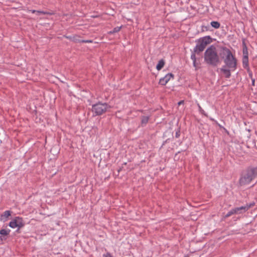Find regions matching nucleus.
I'll use <instances>...</instances> for the list:
<instances>
[{
    "mask_svg": "<svg viewBox=\"0 0 257 257\" xmlns=\"http://www.w3.org/2000/svg\"><path fill=\"white\" fill-rule=\"evenodd\" d=\"M195 54H196V53H194V51L193 50V52L192 53L191 55V59L193 60V61L196 60Z\"/></svg>",
    "mask_w": 257,
    "mask_h": 257,
    "instance_id": "obj_20",
    "label": "nucleus"
},
{
    "mask_svg": "<svg viewBox=\"0 0 257 257\" xmlns=\"http://www.w3.org/2000/svg\"><path fill=\"white\" fill-rule=\"evenodd\" d=\"M14 220H15V221L16 222V223L17 224L18 229H17V231L18 232L20 228L24 226L25 223L23 221L22 218H21V217H16L14 219Z\"/></svg>",
    "mask_w": 257,
    "mask_h": 257,
    "instance_id": "obj_8",
    "label": "nucleus"
},
{
    "mask_svg": "<svg viewBox=\"0 0 257 257\" xmlns=\"http://www.w3.org/2000/svg\"><path fill=\"white\" fill-rule=\"evenodd\" d=\"M79 42L80 43H92V40H82L81 41H79Z\"/></svg>",
    "mask_w": 257,
    "mask_h": 257,
    "instance_id": "obj_21",
    "label": "nucleus"
},
{
    "mask_svg": "<svg viewBox=\"0 0 257 257\" xmlns=\"http://www.w3.org/2000/svg\"><path fill=\"white\" fill-rule=\"evenodd\" d=\"M252 85L255 86V79L251 78Z\"/></svg>",
    "mask_w": 257,
    "mask_h": 257,
    "instance_id": "obj_29",
    "label": "nucleus"
},
{
    "mask_svg": "<svg viewBox=\"0 0 257 257\" xmlns=\"http://www.w3.org/2000/svg\"><path fill=\"white\" fill-rule=\"evenodd\" d=\"M242 46L243 49H244L245 48H247L244 41H243L242 42Z\"/></svg>",
    "mask_w": 257,
    "mask_h": 257,
    "instance_id": "obj_26",
    "label": "nucleus"
},
{
    "mask_svg": "<svg viewBox=\"0 0 257 257\" xmlns=\"http://www.w3.org/2000/svg\"><path fill=\"white\" fill-rule=\"evenodd\" d=\"M111 106L106 103L98 102L92 106V111L95 115H100L110 109Z\"/></svg>",
    "mask_w": 257,
    "mask_h": 257,
    "instance_id": "obj_5",
    "label": "nucleus"
},
{
    "mask_svg": "<svg viewBox=\"0 0 257 257\" xmlns=\"http://www.w3.org/2000/svg\"><path fill=\"white\" fill-rule=\"evenodd\" d=\"M219 54L220 57L223 59L227 67L233 71L236 68L237 60L229 49L226 47H222Z\"/></svg>",
    "mask_w": 257,
    "mask_h": 257,
    "instance_id": "obj_2",
    "label": "nucleus"
},
{
    "mask_svg": "<svg viewBox=\"0 0 257 257\" xmlns=\"http://www.w3.org/2000/svg\"><path fill=\"white\" fill-rule=\"evenodd\" d=\"M243 57H248V52L247 48H245L242 49Z\"/></svg>",
    "mask_w": 257,
    "mask_h": 257,
    "instance_id": "obj_18",
    "label": "nucleus"
},
{
    "mask_svg": "<svg viewBox=\"0 0 257 257\" xmlns=\"http://www.w3.org/2000/svg\"><path fill=\"white\" fill-rule=\"evenodd\" d=\"M198 106H199V109H200V111H203V110L202 109L201 107H200V106L198 104Z\"/></svg>",
    "mask_w": 257,
    "mask_h": 257,
    "instance_id": "obj_33",
    "label": "nucleus"
},
{
    "mask_svg": "<svg viewBox=\"0 0 257 257\" xmlns=\"http://www.w3.org/2000/svg\"><path fill=\"white\" fill-rule=\"evenodd\" d=\"M164 65H165L164 60L163 59H161L159 61V63L156 66V69L158 70H160L164 67Z\"/></svg>",
    "mask_w": 257,
    "mask_h": 257,
    "instance_id": "obj_11",
    "label": "nucleus"
},
{
    "mask_svg": "<svg viewBox=\"0 0 257 257\" xmlns=\"http://www.w3.org/2000/svg\"><path fill=\"white\" fill-rule=\"evenodd\" d=\"M249 76H250L251 78H252V77H252V74H249Z\"/></svg>",
    "mask_w": 257,
    "mask_h": 257,
    "instance_id": "obj_34",
    "label": "nucleus"
},
{
    "mask_svg": "<svg viewBox=\"0 0 257 257\" xmlns=\"http://www.w3.org/2000/svg\"><path fill=\"white\" fill-rule=\"evenodd\" d=\"M6 239V238H5L4 236H0V241H3V240Z\"/></svg>",
    "mask_w": 257,
    "mask_h": 257,
    "instance_id": "obj_27",
    "label": "nucleus"
},
{
    "mask_svg": "<svg viewBox=\"0 0 257 257\" xmlns=\"http://www.w3.org/2000/svg\"><path fill=\"white\" fill-rule=\"evenodd\" d=\"M242 65L243 68L245 69L249 68L248 65V57H243L242 58Z\"/></svg>",
    "mask_w": 257,
    "mask_h": 257,
    "instance_id": "obj_10",
    "label": "nucleus"
},
{
    "mask_svg": "<svg viewBox=\"0 0 257 257\" xmlns=\"http://www.w3.org/2000/svg\"><path fill=\"white\" fill-rule=\"evenodd\" d=\"M10 232V230H6L5 229H2L0 230V234L2 235V236H4L8 235Z\"/></svg>",
    "mask_w": 257,
    "mask_h": 257,
    "instance_id": "obj_14",
    "label": "nucleus"
},
{
    "mask_svg": "<svg viewBox=\"0 0 257 257\" xmlns=\"http://www.w3.org/2000/svg\"><path fill=\"white\" fill-rule=\"evenodd\" d=\"M220 56L215 46L211 45L204 52V61L209 65L216 67L220 62Z\"/></svg>",
    "mask_w": 257,
    "mask_h": 257,
    "instance_id": "obj_1",
    "label": "nucleus"
},
{
    "mask_svg": "<svg viewBox=\"0 0 257 257\" xmlns=\"http://www.w3.org/2000/svg\"><path fill=\"white\" fill-rule=\"evenodd\" d=\"M9 226L13 228L18 227L17 224L14 219L10 222Z\"/></svg>",
    "mask_w": 257,
    "mask_h": 257,
    "instance_id": "obj_16",
    "label": "nucleus"
},
{
    "mask_svg": "<svg viewBox=\"0 0 257 257\" xmlns=\"http://www.w3.org/2000/svg\"><path fill=\"white\" fill-rule=\"evenodd\" d=\"M198 63H197V61H193V66L194 67L197 68L198 67Z\"/></svg>",
    "mask_w": 257,
    "mask_h": 257,
    "instance_id": "obj_23",
    "label": "nucleus"
},
{
    "mask_svg": "<svg viewBox=\"0 0 257 257\" xmlns=\"http://www.w3.org/2000/svg\"><path fill=\"white\" fill-rule=\"evenodd\" d=\"M11 214V212L10 211L7 210L4 212V214L2 216H4L6 218H8Z\"/></svg>",
    "mask_w": 257,
    "mask_h": 257,
    "instance_id": "obj_19",
    "label": "nucleus"
},
{
    "mask_svg": "<svg viewBox=\"0 0 257 257\" xmlns=\"http://www.w3.org/2000/svg\"><path fill=\"white\" fill-rule=\"evenodd\" d=\"M121 27H116L114 28L112 31H111L109 32V34H113L115 33H117L119 32L121 29Z\"/></svg>",
    "mask_w": 257,
    "mask_h": 257,
    "instance_id": "obj_17",
    "label": "nucleus"
},
{
    "mask_svg": "<svg viewBox=\"0 0 257 257\" xmlns=\"http://www.w3.org/2000/svg\"><path fill=\"white\" fill-rule=\"evenodd\" d=\"M253 204H250L249 205H246L245 206L236 207L235 208V212H236V214H239L243 212H245L247 211L250 207H251Z\"/></svg>",
    "mask_w": 257,
    "mask_h": 257,
    "instance_id": "obj_7",
    "label": "nucleus"
},
{
    "mask_svg": "<svg viewBox=\"0 0 257 257\" xmlns=\"http://www.w3.org/2000/svg\"><path fill=\"white\" fill-rule=\"evenodd\" d=\"M231 69H225L224 67L220 69V71L224 75L225 77L227 78H228L231 76L230 73Z\"/></svg>",
    "mask_w": 257,
    "mask_h": 257,
    "instance_id": "obj_9",
    "label": "nucleus"
},
{
    "mask_svg": "<svg viewBox=\"0 0 257 257\" xmlns=\"http://www.w3.org/2000/svg\"><path fill=\"white\" fill-rule=\"evenodd\" d=\"M180 131H178L176 132V134H175V137L176 138H178L180 137Z\"/></svg>",
    "mask_w": 257,
    "mask_h": 257,
    "instance_id": "obj_22",
    "label": "nucleus"
},
{
    "mask_svg": "<svg viewBox=\"0 0 257 257\" xmlns=\"http://www.w3.org/2000/svg\"><path fill=\"white\" fill-rule=\"evenodd\" d=\"M210 24L212 27H213L215 29H218L220 26V23L217 21H212L211 22Z\"/></svg>",
    "mask_w": 257,
    "mask_h": 257,
    "instance_id": "obj_13",
    "label": "nucleus"
},
{
    "mask_svg": "<svg viewBox=\"0 0 257 257\" xmlns=\"http://www.w3.org/2000/svg\"><path fill=\"white\" fill-rule=\"evenodd\" d=\"M37 14L39 15L40 14H45V13L43 11H36Z\"/></svg>",
    "mask_w": 257,
    "mask_h": 257,
    "instance_id": "obj_25",
    "label": "nucleus"
},
{
    "mask_svg": "<svg viewBox=\"0 0 257 257\" xmlns=\"http://www.w3.org/2000/svg\"><path fill=\"white\" fill-rule=\"evenodd\" d=\"M197 45L194 48V53L199 54L203 51L207 45L212 42V38L207 36L199 39L197 41Z\"/></svg>",
    "mask_w": 257,
    "mask_h": 257,
    "instance_id": "obj_4",
    "label": "nucleus"
},
{
    "mask_svg": "<svg viewBox=\"0 0 257 257\" xmlns=\"http://www.w3.org/2000/svg\"><path fill=\"white\" fill-rule=\"evenodd\" d=\"M122 168H120L118 170H117V172L118 173H119V172L121 170Z\"/></svg>",
    "mask_w": 257,
    "mask_h": 257,
    "instance_id": "obj_32",
    "label": "nucleus"
},
{
    "mask_svg": "<svg viewBox=\"0 0 257 257\" xmlns=\"http://www.w3.org/2000/svg\"><path fill=\"white\" fill-rule=\"evenodd\" d=\"M30 11H31L32 13H35L36 12V10H30Z\"/></svg>",
    "mask_w": 257,
    "mask_h": 257,
    "instance_id": "obj_31",
    "label": "nucleus"
},
{
    "mask_svg": "<svg viewBox=\"0 0 257 257\" xmlns=\"http://www.w3.org/2000/svg\"><path fill=\"white\" fill-rule=\"evenodd\" d=\"M236 214V212H235V210L234 208L231 209L230 211H229L225 215V217L227 218V217H228L229 216H230L231 215H233V214Z\"/></svg>",
    "mask_w": 257,
    "mask_h": 257,
    "instance_id": "obj_15",
    "label": "nucleus"
},
{
    "mask_svg": "<svg viewBox=\"0 0 257 257\" xmlns=\"http://www.w3.org/2000/svg\"><path fill=\"white\" fill-rule=\"evenodd\" d=\"M149 119V116H143L141 117V123L142 125H146Z\"/></svg>",
    "mask_w": 257,
    "mask_h": 257,
    "instance_id": "obj_12",
    "label": "nucleus"
},
{
    "mask_svg": "<svg viewBox=\"0 0 257 257\" xmlns=\"http://www.w3.org/2000/svg\"><path fill=\"white\" fill-rule=\"evenodd\" d=\"M76 37H77V36H76V37H74V41L75 42H79V41H81V40H79V39H77L76 38Z\"/></svg>",
    "mask_w": 257,
    "mask_h": 257,
    "instance_id": "obj_28",
    "label": "nucleus"
},
{
    "mask_svg": "<svg viewBox=\"0 0 257 257\" xmlns=\"http://www.w3.org/2000/svg\"><path fill=\"white\" fill-rule=\"evenodd\" d=\"M174 75L172 73H168L165 77L160 79L159 84L162 85H165L170 80L171 78H173Z\"/></svg>",
    "mask_w": 257,
    "mask_h": 257,
    "instance_id": "obj_6",
    "label": "nucleus"
},
{
    "mask_svg": "<svg viewBox=\"0 0 257 257\" xmlns=\"http://www.w3.org/2000/svg\"><path fill=\"white\" fill-rule=\"evenodd\" d=\"M103 257H113L111 254L109 252H107L106 254H103Z\"/></svg>",
    "mask_w": 257,
    "mask_h": 257,
    "instance_id": "obj_24",
    "label": "nucleus"
},
{
    "mask_svg": "<svg viewBox=\"0 0 257 257\" xmlns=\"http://www.w3.org/2000/svg\"><path fill=\"white\" fill-rule=\"evenodd\" d=\"M256 177H257V166L248 167L242 173L239 181V184L240 186L249 184Z\"/></svg>",
    "mask_w": 257,
    "mask_h": 257,
    "instance_id": "obj_3",
    "label": "nucleus"
},
{
    "mask_svg": "<svg viewBox=\"0 0 257 257\" xmlns=\"http://www.w3.org/2000/svg\"><path fill=\"white\" fill-rule=\"evenodd\" d=\"M184 103V101L182 100V101H180L178 102V104L179 105H180L181 104H183Z\"/></svg>",
    "mask_w": 257,
    "mask_h": 257,
    "instance_id": "obj_30",
    "label": "nucleus"
}]
</instances>
